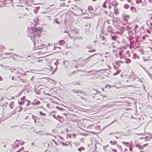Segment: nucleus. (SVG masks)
I'll return each mask as SVG.
<instances>
[{
    "label": "nucleus",
    "mask_w": 152,
    "mask_h": 152,
    "mask_svg": "<svg viewBox=\"0 0 152 152\" xmlns=\"http://www.w3.org/2000/svg\"><path fill=\"white\" fill-rule=\"evenodd\" d=\"M95 49H94V50H89V52H94L95 51Z\"/></svg>",
    "instance_id": "26"
},
{
    "label": "nucleus",
    "mask_w": 152,
    "mask_h": 152,
    "mask_svg": "<svg viewBox=\"0 0 152 152\" xmlns=\"http://www.w3.org/2000/svg\"><path fill=\"white\" fill-rule=\"evenodd\" d=\"M114 12L115 14L116 15H117L118 14V10L117 7L115 6H114Z\"/></svg>",
    "instance_id": "3"
},
{
    "label": "nucleus",
    "mask_w": 152,
    "mask_h": 152,
    "mask_svg": "<svg viewBox=\"0 0 152 152\" xmlns=\"http://www.w3.org/2000/svg\"><path fill=\"white\" fill-rule=\"evenodd\" d=\"M112 38L113 39L115 40V36H112Z\"/></svg>",
    "instance_id": "36"
},
{
    "label": "nucleus",
    "mask_w": 152,
    "mask_h": 152,
    "mask_svg": "<svg viewBox=\"0 0 152 152\" xmlns=\"http://www.w3.org/2000/svg\"><path fill=\"white\" fill-rule=\"evenodd\" d=\"M20 107V110L18 111V112H20V111L22 109V108L21 106H20V107Z\"/></svg>",
    "instance_id": "24"
},
{
    "label": "nucleus",
    "mask_w": 152,
    "mask_h": 152,
    "mask_svg": "<svg viewBox=\"0 0 152 152\" xmlns=\"http://www.w3.org/2000/svg\"><path fill=\"white\" fill-rule=\"evenodd\" d=\"M149 23H150V26H149L150 27H152V25L151 23H150L149 21H147L146 22L148 26H149Z\"/></svg>",
    "instance_id": "15"
},
{
    "label": "nucleus",
    "mask_w": 152,
    "mask_h": 152,
    "mask_svg": "<svg viewBox=\"0 0 152 152\" xmlns=\"http://www.w3.org/2000/svg\"><path fill=\"white\" fill-rule=\"evenodd\" d=\"M115 133H115H112L110 132V135H113Z\"/></svg>",
    "instance_id": "37"
},
{
    "label": "nucleus",
    "mask_w": 152,
    "mask_h": 152,
    "mask_svg": "<svg viewBox=\"0 0 152 152\" xmlns=\"http://www.w3.org/2000/svg\"><path fill=\"white\" fill-rule=\"evenodd\" d=\"M100 38H101V39H102V40H104V39H105V38H104V37H102H102H100Z\"/></svg>",
    "instance_id": "27"
},
{
    "label": "nucleus",
    "mask_w": 152,
    "mask_h": 152,
    "mask_svg": "<svg viewBox=\"0 0 152 152\" xmlns=\"http://www.w3.org/2000/svg\"><path fill=\"white\" fill-rule=\"evenodd\" d=\"M73 83L75 85V84H78V85H79L80 84V83H77V82H74Z\"/></svg>",
    "instance_id": "22"
},
{
    "label": "nucleus",
    "mask_w": 152,
    "mask_h": 152,
    "mask_svg": "<svg viewBox=\"0 0 152 152\" xmlns=\"http://www.w3.org/2000/svg\"><path fill=\"white\" fill-rule=\"evenodd\" d=\"M148 1L150 3H151L152 2V1H151V0H149Z\"/></svg>",
    "instance_id": "50"
},
{
    "label": "nucleus",
    "mask_w": 152,
    "mask_h": 152,
    "mask_svg": "<svg viewBox=\"0 0 152 152\" xmlns=\"http://www.w3.org/2000/svg\"><path fill=\"white\" fill-rule=\"evenodd\" d=\"M56 108L58 110H60L61 111H62L64 110L63 108L60 107L58 106L56 107Z\"/></svg>",
    "instance_id": "17"
},
{
    "label": "nucleus",
    "mask_w": 152,
    "mask_h": 152,
    "mask_svg": "<svg viewBox=\"0 0 152 152\" xmlns=\"http://www.w3.org/2000/svg\"><path fill=\"white\" fill-rule=\"evenodd\" d=\"M86 12H83L82 13V15H83V14H86Z\"/></svg>",
    "instance_id": "44"
},
{
    "label": "nucleus",
    "mask_w": 152,
    "mask_h": 152,
    "mask_svg": "<svg viewBox=\"0 0 152 152\" xmlns=\"http://www.w3.org/2000/svg\"><path fill=\"white\" fill-rule=\"evenodd\" d=\"M23 152H29L28 151H24Z\"/></svg>",
    "instance_id": "63"
},
{
    "label": "nucleus",
    "mask_w": 152,
    "mask_h": 152,
    "mask_svg": "<svg viewBox=\"0 0 152 152\" xmlns=\"http://www.w3.org/2000/svg\"><path fill=\"white\" fill-rule=\"evenodd\" d=\"M24 148L23 147H22V148H21L20 149V150L21 151H23V150H24Z\"/></svg>",
    "instance_id": "39"
},
{
    "label": "nucleus",
    "mask_w": 152,
    "mask_h": 152,
    "mask_svg": "<svg viewBox=\"0 0 152 152\" xmlns=\"http://www.w3.org/2000/svg\"><path fill=\"white\" fill-rule=\"evenodd\" d=\"M32 118L34 120L35 119V117H34V115H33L32 116Z\"/></svg>",
    "instance_id": "45"
},
{
    "label": "nucleus",
    "mask_w": 152,
    "mask_h": 152,
    "mask_svg": "<svg viewBox=\"0 0 152 152\" xmlns=\"http://www.w3.org/2000/svg\"><path fill=\"white\" fill-rule=\"evenodd\" d=\"M94 16V15H92L91 16H87V17H86L85 18V19H89L90 18H92Z\"/></svg>",
    "instance_id": "11"
},
{
    "label": "nucleus",
    "mask_w": 152,
    "mask_h": 152,
    "mask_svg": "<svg viewBox=\"0 0 152 152\" xmlns=\"http://www.w3.org/2000/svg\"><path fill=\"white\" fill-rule=\"evenodd\" d=\"M47 17L48 18V19L50 20H51V18L49 16H47Z\"/></svg>",
    "instance_id": "25"
},
{
    "label": "nucleus",
    "mask_w": 152,
    "mask_h": 152,
    "mask_svg": "<svg viewBox=\"0 0 152 152\" xmlns=\"http://www.w3.org/2000/svg\"><path fill=\"white\" fill-rule=\"evenodd\" d=\"M121 137V136H119V137L116 136V138L117 139L119 138H120Z\"/></svg>",
    "instance_id": "43"
},
{
    "label": "nucleus",
    "mask_w": 152,
    "mask_h": 152,
    "mask_svg": "<svg viewBox=\"0 0 152 152\" xmlns=\"http://www.w3.org/2000/svg\"><path fill=\"white\" fill-rule=\"evenodd\" d=\"M136 3L137 4H138L139 3H140V2H139V1L138 0H137L136 1Z\"/></svg>",
    "instance_id": "32"
},
{
    "label": "nucleus",
    "mask_w": 152,
    "mask_h": 152,
    "mask_svg": "<svg viewBox=\"0 0 152 152\" xmlns=\"http://www.w3.org/2000/svg\"><path fill=\"white\" fill-rule=\"evenodd\" d=\"M25 98V96H23V97L21 98V100H23Z\"/></svg>",
    "instance_id": "33"
},
{
    "label": "nucleus",
    "mask_w": 152,
    "mask_h": 152,
    "mask_svg": "<svg viewBox=\"0 0 152 152\" xmlns=\"http://www.w3.org/2000/svg\"><path fill=\"white\" fill-rule=\"evenodd\" d=\"M123 143H124V144H128V143L126 142H123Z\"/></svg>",
    "instance_id": "47"
},
{
    "label": "nucleus",
    "mask_w": 152,
    "mask_h": 152,
    "mask_svg": "<svg viewBox=\"0 0 152 152\" xmlns=\"http://www.w3.org/2000/svg\"><path fill=\"white\" fill-rule=\"evenodd\" d=\"M3 7V6H2V5H0V7Z\"/></svg>",
    "instance_id": "64"
},
{
    "label": "nucleus",
    "mask_w": 152,
    "mask_h": 152,
    "mask_svg": "<svg viewBox=\"0 0 152 152\" xmlns=\"http://www.w3.org/2000/svg\"><path fill=\"white\" fill-rule=\"evenodd\" d=\"M35 101H37V102H36V103L37 104H40V101L37 100H36Z\"/></svg>",
    "instance_id": "18"
},
{
    "label": "nucleus",
    "mask_w": 152,
    "mask_h": 152,
    "mask_svg": "<svg viewBox=\"0 0 152 152\" xmlns=\"http://www.w3.org/2000/svg\"><path fill=\"white\" fill-rule=\"evenodd\" d=\"M103 6L104 8H106V6L105 5L104 3V4L103 5Z\"/></svg>",
    "instance_id": "48"
},
{
    "label": "nucleus",
    "mask_w": 152,
    "mask_h": 152,
    "mask_svg": "<svg viewBox=\"0 0 152 152\" xmlns=\"http://www.w3.org/2000/svg\"><path fill=\"white\" fill-rule=\"evenodd\" d=\"M12 80H14V76H13L12 78Z\"/></svg>",
    "instance_id": "52"
},
{
    "label": "nucleus",
    "mask_w": 152,
    "mask_h": 152,
    "mask_svg": "<svg viewBox=\"0 0 152 152\" xmlns=\"http://www.w3.org/2000/svg\"><path fill=\"white\" fill-rule=\"evenodd\" d=\"M42 30V28L40 27L35 29V31L37 33L38 35L40 34Z\"/></svg>",
    "instance_id": "2"
},
{
    "label": "nucleus",
    "mask_w": 152,
    "mask_h": 152,
    "mask_svg": "<svg viewBox=\"0 0 152 152\" xmlns=\"http://www.w3.org/2000/svg\"><path fill=\"white\" fill-rule=\"evenodd\" d=\"M54 22H56V23H57V24H58L59 23V22L57 21V20L55 19L54 20Z\"/></svg>",
    "instance_id": "21"
},
{
    "label": "nucleus",
    "mask_w": 152,
    "mask_h": 152,
    "mask_svg": "<svg viewBox=\"0 0 152 152\" xmlns=\"http://www.w3.org/2000/svg\"><path fill=\"white\" fill-rule=\"evenodd\" d=\"M109 16L111 17H113V15H112V14H111V13H110L109 14Z\"/></svg>",
    "instance_id": "41"
},
{
    "label": "nucleus",
    "mask_w": 152,
    "mask_h": 152,
    "mask_svg": "<svg viewBox=\"0 0 152 152\" xmlns=\"http://www.w3.org/2000/svg\"><path fill=\"white\" fill-rule=\"evenodd\" d=\"M112 151L114 152H117V151L115 149H112Z\"/></svg>",
    "instance_id": "28"
},
{
    "label": "nucleus",
    "mask_w": 152,
    "mask_h": 152,
    "mask_svg": "<svg viewBox=\"0 0 152 152\" xmlns=\"http://www.w3.org/2000/svg\"><path fill=\"white\" fill-rule=\"evenodd\" d=\"M150 11L151 12H152L151 10ZM148 14H149V15H150V14L151 13V12H150V13H148Z\"/></svg>",
    "instance_id": "54"
},
{
    "label": "nucleus",
    "mask_w": 152,
    "mask_h": 152,
    "mask_svg": "<svg viewBox=\"0 0 152 152\" xmlns=\"http://www.w3.org/2000/svg\"><path fill=\"white\" fill-rule=\"evenodd\" d=\"M18 102H19V104H22V103H22V102H20H20H19V101H18Z\"/></svg>",
    "instance_id": "56"
},
{
    "label": "nucleus",
    "mask_w": 152,
    "mask_h": 152,
    "mask_svg": "<svg viewBox=\"0 0 152 152\" xmlns=\"http://www.w3.org/2000/svg\"><path fill=\"white\" fill-rule=\"evenodd\" d=\"M130 10L134 12H136L137 11V10L136 8L133 7H131L130 8Z\"/></svg>",
    "instance_id": "7"
},
{
    "label": "nucleus",
    "mask_w": 152,
    "mask_h": 152,
    "mask_svg": "<svg viewBox=\"0 0 152 152\" xmlns=\"http://www.w3.org/2000/svg\"><path fill=\"white\" fill-rule=\"evenodd\" d=\"M59 117V116L57 115L56 116V117H55V118L57 119H58V118Z\"/></svg>",
    "instance_id": "34"
},
{
    "label": "nucleus",
    "mask_w": 152,
    "mask_h": 152,
    "mask_svg": "<svg viewBox=\"0 0 152 152\" xmlns=\"http://www.w3.org/2000/svg\"><path fill=\"white\" fill-rule=\"evenodd\" d=\"M13 86H10L9 88H10V87H13Z\"/></svg>",
    "instance_id": "60"
},
{
    "label": "nucleus",
    "mask_w": 152,
    "mask_h": 152,
    "mask_svg": "<svg viewBox=\"0 0 152 152\" xmlns=\"http://www.w3.org/2000/svg\"><path fill=\"white\" fill-rule=\"evenodd\" d=\"M117 74H118V73H114V75H117Z\"/></svg>",
    "instance_id": "62"
},
{
    "label": "nucleus",
    "mask_w": 152,
    "mask_h": 152,
    "mask_svg": "<svg viewBox=\"0 0 152 152\" xmlns=\"http://www.w3.org/2000/svg\"><path fill=\"white\" fill-rule=\"evenodd\" d=\"M64 32L65 33H67V31H64Z\"/></svg>",
    "instance_id": "58"
},
{
    "label": "nucleus",
    "mask_w": 152,
    "mask_h": 152,
    "mask_svg": "<svg viewBox=\"0 0 152 152\" xmlns=\"http://www.w3.org/2000/svg\"><path fill=\"white\" fill-rule=\"evenodd\" d=\"M24 142L22 141V140H20V143L21 144H23V143H24Z\"/></svg>",
    "instance_id": "23"
},
{
    "label": "nucleus",
    "mask_w": 152,
    "mask_h": 152,
    "mask_svg": "<svg viewBox=\"0 0 152 152\" xmlns=\"http://www.w3.org/2000/svg\"><path fill=\"white\" fill-rule=\"evenodd\" d=\"M72 91L73 92L76 93H82V91L80 90H76L75 89H74V90H72Z\"/></svg>",
    "instance_id": "5"
},
{
    "label": "nucleus",
    "mask_w": 152,
    "mask_h": 152,
    "mask_svg": "<svg viewBox=\"0 0 152 152\" xmlns=\"http://www.w3.org/2000/svg\"><path fill=\"white\" fill-rule=\"evenodd\" d=\"M21 151L20 150V149L18 151H17V152H20Z\"/></svg>",
    "instance_id": "55"
},
{
    "label": "nucleus",
    "mask_w": 152,
    "mask_h": 152,
    "mask_svg": "<svg viewBox=\"0 0 152 152\" xmlns=\"http://www.w3.org/2000/svg\"><path fill=\"white\" fill-rule=\"evenodd\" d=\"M14 105V102H11L9 104V107L11 109H12Z\"/></svg>",
    "instance_id": "4"
},
{
    "label": "nucleus",
    "mask_w": 152,
    "mask_h": 152,
    "mask_svg": "<svg viewBox=\"0 0 152 152\" xmlns=\"http://www.w3.org/2000/svg\"><path fill=\"white\" fill-rule=\"evenodd\" d=\"M130 61H131V60L130 59L128 58V59H126V63H129V62H130Z\"/></svg>",
    "instance_id": "20"
},
{
    "label": "nucleus",
    "mask_w": 152,
    "mask_h": 152,
    "mask_svg": "<svg viewBox=\"0 0 152 152\" xmlns=\"http://www.w3.org/2000/svg\"><path fill=\"white\" fill-rule=\"evenodd\" d=\"M2 78L0 76V80L2 81Z\"/></svg>",
    "instance_id": "46"
},
{
    "label": "nucleus",
    "mask_w": 152,
    "mask_h": 152,
    "mask_svg": "<svg viewBox=\"0 0 152 152\" xmlns=\"http://www.w3.org/2000/svg\"><path fill=\"white\" fill-rule=\"evenodd\" d=\"M47 105L48 107L50 108V105L49 104H47Z\"/></svg>",
    "instance_id": "31"
},
{
    "label": "nucleus",
    "mask_w": 152,
    "mask_h": 152,
    "mask_svg": "<svg viewBox=\"0 0 152 152\" xmlns=\"http://www.w3.org/2000/svg\"><path fill=\"white\" fill-rule=\"evenodd\" d=\"M16 113V111L15 110H13L12 111V112H11V114H15Z\"/></svg>",
    "instance_id": "19"
},
{
    "label": "nucleus",
    "mask_w": 152,
    "mask_h": 152,
    "mask_svg": "<svg viewBox=\"0 0 152 152\" xmlns=\"http://www.w3.org/2000/svg\"><path fill=\"white\" fill-rule=\"evenodd\" d=\"M107 31L108 32H110L112 31V28L111 26H108L107 29Z\"/></svg>",
    "instance_id": "8"
},
{
    "label": "nucleus",
    "mask_w": 152,
    "mask_h": 152,
    "mask_svg": "<svg viewBox=\"0 0 152 152\" xmlns=\"http://www.w3.org/2000/svg\"><path fill=\"white\" fill-rule=\"evenodd\" d=\"M60 137L61 139H62V137L60 136Z\"/></svg>",
    "instance_id": "59"
},
{
    "label": "nucleus",
    "mask_w": 152,
    "mask_h": 152,
    "mask_svg": "<svg viewBox=\"0 0 152 152\" xmlns=\"http://www.w3.org/2000/svg\"><path fill=\"white\" fill-rule=\"evenodd\" d=\"M84 148L83 147H81L80 148H79L78 149V150H79V151H81L82 150H83L84 149Z\"/></svg>",
    "instance_id": "14"
},
{
    "label": "nucleus",
    "mask_w": 152,
    "mask_h": 152,
    "mask_svg": "<svg viewBox=\"0 0 152 152\" xmlns=\"http://www.w3.org/2000/svg\"><path fill=\"white\" fill-rule=\"evenodd\" d=\"M22 93V91H20L18 95V96L17 97H18Z\"/></svg>",
    "instance_id": "40"
},
{
    "label": "nucleus",
    "mask_w": 152,
    "mask_h": 152,
    "mask_svg": "<svg viewBox=\"0 0 152 152\" xmlns=\"http://www.w3.org/2000/svg\"><path fill=\"white\" fill-rule=\"evenodd\" d=\"M140 2V3L142 1V0H138Z\"/></svg>",
    "instance_id": "61"
},
{
    "label": "nucleus",
    "mask_w": 152,
    "mask_h": 152,
    "mask_svg": "<svg viewBox=\"0 0 152 152\" xmlns=\"http://www.w3.org/2000/svg\"><path fill=\"white\" fill-rule=\"evenodd\" d=\"M117 141L115 140H113V141H111L110 142V143L112 145H115L117 144Z\"/></svg>",
    "instance_id": "9"
},
{
    "label": "nucleus",
    "mask_w": 152,
    "mask_h": 152,
    "mask_svg": "<svg viewBox=\"0 0 152 152\" xmlns=\"http://www.w3.org/2000/svg\"><path fill=\"white\" fill-rule=\"evenodd\" d=\"M78 11H81L82 12H83V11L82 10L80 9H79L78 10Z\"/></svg>",
    "instance_id": "38"
},
{
    "label": "nucleus",
    "mask_w": 152,
    "mask_h": 152,
    "mask_svg": "<svg viewBox=\"0 0 152 152\" xmlns=\"http://www.w3.org/2000/svg\"><path fill=\"white\" fill-rule=\"evenodd\" d=\"M88 9L89 11H90L91 13L92 12V11H93V8L92 6H89Z\"/></svg>",
    "instance_id": "6"
},
{
    "label": "nucleus",
    "mask_w": 152,
    "mask_h": 152,
    "mask_svg": "<svg viewBox=\"0 0 152 152\" xmlns=\"http://www.w3.org/2000/svg\"><path fill=\"white\" fill-rule=\"evenodd\" d=\"M88 60L86 61H84L83 62L81 63L80 64H82V65L83 66L84 65H85L88 62Z\"/></svg>",
    "instance_id": "12"
},
{
    "label": "nucleus",
    "mask_w": 152,
    "mask_h": 152,
    "mask_svg": "<svg viewBox=\"0 0 152 152\" xmlns=\"http://www.w3.org/2000/svg\"><path fill=\"white\" fill-rule=\"evenodd\" d=\"M137 78L139 79V80H139L140 82H142L144 81L142 80L141 79H140L139 78H138L137 77Z\"/></svg>",
    "instance_id": "29"
},
{
    "label": "nucleus",
    "mask_w": 152,
    "mask_h": 152,
    "mask_svg": "<svg viewBox=\"0 0 152 152\" xmlns=\"http://www.w3.org/2000/svg\"><path fill=\"white\" fill-rule=\"evenodd\" d=\"M80 98H81L82 99H84L82 97V96H80Z\"/></svg>",
    "instance_id": "57"
},
{
    "label": "nucleus",
    "mask_w": 152,
    "mask_h": 152,
    "mask_svg": "<svg viewBox=\"0 0 152 152\" xmlns=\"http://www.w3.org/2000/svg\"><path fill=\"white\" fill-rule=\"evenodd\" d=\"M72 61H75V62H77L76 60H72Z\"/></svg>",
    "instance_id": "53"
},
{
    "label": "nucleus",
    "mask_w": 152,
    "mask_h": 152,
    "mask_svg": "<svg viewBox=\"0 0 152 152\" xmlns=\"http://www.w3.org/2000/svg\"><path fill=\"white\" fill-rule=\"evenodd\" d=\"M29 101H28V102L27 103V105H28L29 104Z\"/></svg>",
    "instance_id": "51"
},
{
    "label": "nucleus",
    "mask_w": 152,
    "mask_h": 152,
    "mask_svg": "<svg viewBox=\"0 0 152 152\" xmlns=\"http://www.w3.org/2000/svg\"><path fill=\"white\" fill-rule=\"evenodd\" d=\"M18 78H19L22 81H23V82L24 81H25L24 80V79H22L20 78L19 76H18Z\"/></svg>",
    "instance_id": "30"
},
{
    "label": "nucleus",
    "mask_w": 152,
    "mask_h": 152,
    "mask_svg": "<svg viewBox=\"0 0 152 152\" xmlns=\"http://www.w3.org/2000/svg\"><path fill=\"white\" fill-rule=\"evenodd\" d=\"M34 46L36 48H37L36 49H39L42 48H41V47L42 46H43L44 45H42L41 44L39 45L38 43V41L37 40H34Z\"/></svg>",
    "instance_id": "1"
},
{
    "label": "nucleus",
    "mask_w": 152,
    "mask_h": 152,
    "mask_svg": "<svg viewBox=\"0 0 152 152\" xmlns=\"http://www.w3.org/2000/svg\"><path fill=\"white\" fill-rule=\"evenodd\" d=\"M124 17V19H126V18H128L129 17V15H125Z\"/></svg>",
    "instance_id": "16"
},
{
    "label": "nucleus",
    "mask_w": 152,
    "mask_h": 152,
    "mask_svg": "<svg viewBox=\"0 0 152 152\" xmlns=\"http://www.w3.org/2000/svg\"><path fill=\"white\" fill-rule=\"evenodd\" d=\"M115 133H117V134H119L120 136L121 137L123 135V133L122 132H115Z\"/></svg>",
    "instance_id": "10"
},
{
    "label": "nucleus",
    "mask_w": 152,
    "mask_h": 152,
    "mask_svg": "<svg viewBox=\"0 0 152 152\" xmlns=\"http://www.w3.org/2000/svg\"><path fill=\"white\" fill-rule=\"evenodd\" d=\"M81 93L82 94L85 95L86 94V93L85 92H83L82 91V93Z\"/></svg>",
    "instance_id": "42"
},
{
    "label": "nucleus",
    "mask_w": 152,
    "mask_h": 152,
    "mask_svg": "<svg viewBox=\"0 0 152 152\" xmlns=\"http://www.w3.org/2000/svg\"><path fill=\"white\" fill-rule=\"evenodd\" d=\"M56 116L55 114L53 115V117H54L55 118V117H56Z\"/></svg>",
    "instance_id": "49"
},
{
    "label": "nucleus",
    "mask_w": 152,
    "mask_h": 152,
    "mask_svg": "<svg viewBox=\"0 0 152 152\" xmlns=\"http://www.w3.org/2000/svg\"><path fill=\"white\" fill-rule=\"evenodd\" d=\"M129 6L128 4H125L124 6V7L125 9H128L129 8Z\"/></svg>",
    "instance_id": "13"
},
{
    "label": "nucleus",
    "mask_w": 152,
    "mask_h": 152,
    "mask_svg": "<svg viewBox=\"0 0 152 152\" xmlns=\"http://www.w3.org/2000/svg\"><path fill=\"white\" fill-rule=\"evenodd\" d=\"M96 54H94V55H93L91 56H90L88 58H86V59H85H85H88L89 58H91V57L92 56H94V55H96Z\"/></svg>",
    "instance_id": "35"
}]
</instances>
